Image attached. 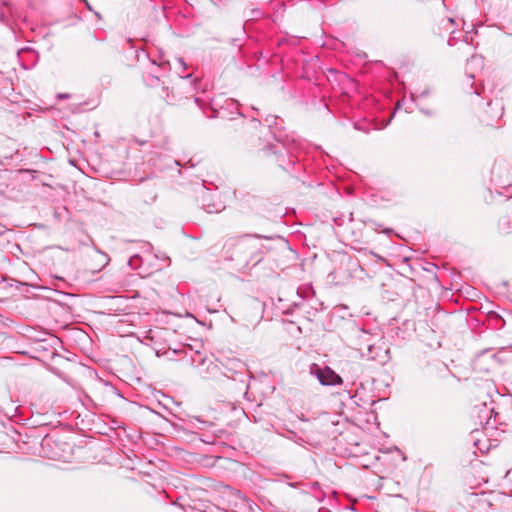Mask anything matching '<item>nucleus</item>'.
I'll use <instances>...</instances> for the list:
<instances>
[{
  "label": "nucleus",
  "mask_w": 512,
  "mask_h": 512,
  "mask_svg": "<svg viewBox=\"0 0 512 512\" xmlns=\"http://www.w3.org/2000/svg\"><path fill=\"white\" fill-rule=\"evenodd\" d=\"M310 373L314 375L322 385L336 386L342 384V378L329 367H320L313 364Z\"/></svg>",
  "instance_id": "obj_1"
},
{
  "label": "nucleus",
  "mask_w": 512,
  "mask_h": 512,
  "mask_svg": "<svg viewBox=\"0 0 512 512\" xmlns=\"http://www.w3.org/2000/svg\"><path fill=\"white\" fill-rule=\"evenodd\" d=\"M110 162H96V173H98L102 177H112V174L108 172L107 165Z\"/></svg>",
  "instance_id": "obj_2"
},
{
  "label": "nucleus",
  "mask_w": 512,
  "mask_h": 512,
  "mask_svg": "<svg viewBox=\"0 0 512 512\" xmlns=\"http://www.w3.org/2000/svg\"><path fill=\"white\" fill-rule=\"evenodd\" d=\"M207 211L210 213H218L225 208V203L218 201L216 203H206Z\"/></svg>",
  "instance_id": "obj_3"
},
{
  "label": "nucleus",
  "mask_w": 512,
  "mask_h": 512,
  "mask_svg": "<svg viewBox=\"0 0 512 512\" xmlns=\"http://www.w3.org/2000/svg\"><path fill=\"white\" fill-rule=\"evenodd\" d=\"M216 196H217V193H207V195L204 198V201L208 202L209 199H213Z\"/></svg>",
  "instance_id": "obj_4"
}]
</instances>
